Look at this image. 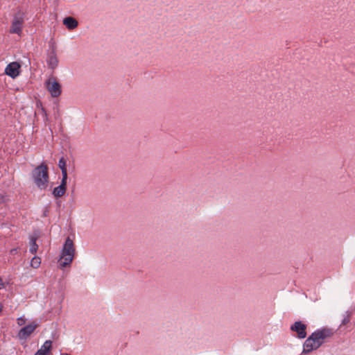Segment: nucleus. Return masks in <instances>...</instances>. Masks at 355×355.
Here are the masks:
<instances>
[{
	"label": "nucleus",
	"mask_w": 355,
	"mask_h": 355,
	"mask_svg": "<svg viewBox=\"0 0 355 355\" xmlns=\"http://www.w3.org/2000/svg\"><path fill=\"white\" fill-rule=\"evenodd\" d=\"M332 334V331L328 329L316 330L304 343L302 354H309L318 349Z\"/></svg>",
	"instance_id": "obj_1"
},
{
	"label": "nucleus",
	"mask_w": 355,
	"mask_h": 355,
	"mask_svg": "<svg viewBox=\"0 0 355 355\" xmlns=\"http://www.w3.org/2000/svg\"><path fill=\"white\" fill-rule=\"evenodd\" d=\"M32 178L35 184L39 189H46L49 182L48 166L43 162L35 167L32 171Z\"/></svg>",
	"instance_id": "obj_2"
},
{
	"label": "nucleus",
	"mask_w": 355,
	"mask_h": 355,
	"mask_svg": "<svg viewBox=\"0 0 355 355\" xmlns=\"http://www.w3.org/2000/svg\"><path fill=\"white\" fill-rule=\"evenodd\" d=\"M76 254V249L72 239L67 237L64 244L61 252V257L59 260V264L61 268L69 266Z\"/></svg>",
	"instance_id": "obj_3"
},
{
	"label": "nucleus",
	"mask_w": 355,
	"mask_h": 355,
	"mask_svg": "<svg viewBox=\"0 0 355 355\" xmlns=\"http://www.w3.org/2000/svg\"><path fill=\"white\" fill-rule=\"evenodd\" d=\"M25 13L19 9L13 15L10 33L20 35L22 33L23 26L24 24Z\"/></svg>",
	"instance_id": "obj_4"
},
{
	"label": "nucleus",
	"mask_w": 355,
	"mask_h": 355,
	"mask_svg": "<svg viewBox=\"0 0 355 355\" xmlns=\"http://www.w3.org/2000/svg\"><path fill=\"white\" fill-rule=\"evenodd\" d=\"M47 90L53 98L58 97L62 93L61 85L54 77L49 78L46 82Z\"/></svg>",
	"instance_id": "obj_5"
},
{
	"label": "nucleus",
	"mask_w": 355,
	"mask_h": 355,
	"mask_svg": "<svg viewBox=\"0 0 355 355\" xmlns=\"http://www.w3.org/2000/svg\"><path fill=\"white\" fill-rule=\"evenodd\" d=\"M38 327V324L33 322L28 325L25 326L18 333V338L20 340H26L28 336H30L35 330V329Z\"/></svg>",
	"instance_id": "obj_6"
},
{
	"label": "nucleus",
	"mask_w": 355,
	"mask_h": 355,
	"mask_svg": "<svg viewBox=\"0 0 355 355\" xmlns=\"http://www.w3.org/2000/svg\"><path fill=\"white\" fill-rule=\"evenodd\" d=\"M21 65L17 62H10L5 69V73L12 78H17L20 74Z\"/></svg>",
	"instance_id": "obj_7"
},
{
	"label": "nucleus",
	"mask_w": 355,
	"mask_h": 355,
	"mask_svg": "<svg viewBox=\"0 0 355 355\" xmlns=\"http://www.w3.org/2000/svg\"><path fill=\"white\" fill-rule=\"evenodd\" d=\"M291 329L297 334V337L300 339L305 338L306 336V325L302 322H295L291 327Z\"/></svg>",
	"instance_id": "obj_8"
},
{
	"label": "nucleus",
	"mask_w": 355,
	"mask_h": 355,
	"mask_svg": "<svg viewBox=\"0 0 355 355\" xmlns=\"http://www.w3.org/2000/svg\"><path fill=\"white\" fill-rule=\"evenodd\" d=\"M67 180L62 178L60 186L55 187L53 191V194L55 198H60L64 196L67 190Z\"/></svg>",
	"instance_id": "obj_9"
},
{
	"label": "nucleus",
	"mask_w": 355,
	"mask_h": 355,
	"mask_svg": "<svg viewBox=\"0 0 355 355\" xmlns=\"http://www.w3.org/2000/svg\"><path fill=\"white\" fill-rule=\"evenodd\" d=\"M52 347V342L51 340H46L44 342L41 348L37 350L35 355H47Z\"/></svg>",
	"instance_id": "obj_10"
},
{
	"label": "nucleus",
	"mask_w": 355,
	"mask_h": 355,
	"mask_svg": "<svg viewBox=\"0 0 355 355\" xmlns=\"http://www.w3.org/2000/svg\"><path fill=\"white\" fill-rule=\"evenodd\" d=\"M63 24L69 30L76 28L78 25V21L72 17H65Z\"/></svg>",
	"instance_id": "obj_11"
},
{
	"label": "nucleus",
	"mask_w": 355,
	"mask_h": 355,
	"mask_svg": "<svg viewBox=\"0 0 355 355\" xmlns=\"http://www.w3.org/2000/svg\"><path fill=\"white\" fill-rule=\"evenodd\" d=\"M48 64L51 69H55L58 64V60L55 53H52L49 55L47 60Z\"/></svg>",
	"instance_id": "obj_12"
},
{
	"label": "nucleus",
	"mask_w": 355,
	"mask_h": 355,
	"mask_svg": "<svg viewBox=\"0 0 355 355\" xmlns=\"http://www.w3.org/2000/svg\"><path fill=\"white\" fill-rule=\"evenodd\" d=\"M58 166L62 171V175L63 179H67V171L66 167V161L63 157L60 159Z\"/></svg>",
	"instance_id": "obj_13"
},
{
	"label": "nucleus",
	"mask_w": 355,
	"mask_h": 355,
	"mask_svg": "<svg viewBox=\"0 0 355 355\" xmlns=\"http://www.w3.org/2000/svg\"><path fill=\"white\" fill-rule=\"evenodd\" d=\"M37 249H38V245L36 243V239L34 238H32L31 240V246H30L29 251L32 254H35L37 251Z\"/></svg>",
	"instance_id": "obj_14"
},
{
	"label": "nucleus",
	"mask_w": 355,
	"mask_h": 355,
	"mask_svg": "<svg viewBox=\"0 0 355 355\" xmlns=\"http://www.w3.org/2000/svg\"><path fill=\"white\" fill-rule=\"evenodd\" d=\"M41 264V259L38 257H34L31 261V266L33 268H37Z\"/></svg>",
	"instance_id": "obj_15"
},
{
	"label": "nucleus",
	"mask_w": 355,
	"mask_h": 355,
	"mask_svg": "<svg viewBox=\"0 0 355 355\" xmlns=\"http://www.w3.org/2000/svg\"><path fill=\"white\" fill-rule=\"evenodd\" d=\"M17 321L19 326H22L26 323V319L23 317L17 318Z\"/></svg>",
	"instance_id": "obj_16"
},
{
	"label": "nucleus",
	"mask_w": 355,
	"mask_h": 355,
	"mask_svg": "<svg viewBox=\"0 0 355 355\" xmlns=\"http://www.w3.org/2000/svg\"><path fill=\"white\" fill-rule=\"evenodd\" d=\"M17 252V249H16V248L12 249V250L10 251V253L11 254H15Z\"/></svg>",
	"instance_id": "obj_17"
},
{
	"label": "nucleus",
	"mask_w": 355,
	"mask_h": 355,
	"mask_svg": "<svg viewBox=\"0 0 355 355\" xmlns=\"http://www.w3.org/2000/svg\"><path fill=\"white\" fill-rule=\"evenodd\" d=\"M4 286L3 282L2 279L0 277V289L2 288Z\"/></svg>",
	"instance_id": "obj_18"
},
{
	"label": "nucleus",
	"mask_w": 355,
	"mask_h": 355,
	"mask_svg": "<svg viewBox=\"0 0 355 355\" xmlns=\"http://www.w3.org/2000/svg\"><path fill=\"white\" fill-rule=\"evenodd\" d=\"M2 311V306L0 305V313Z\"/></svg>",
	"instance_id": "obj_19"
},
{
	"label": "nucleus",
	"mask_w": 355,
	"mask_h": 355,
	"mask_svg": "<svg viewBox=\"0 0 355 355\" xmlns=\"http://www.w3.org/2000/svg\"><path fill=\"white\" fill-rule=\"evenodd\" d=\"M61 355H69L68 354H62Z\"/></svg>",
	"instance_id": "obj_20"
}]
</instances>
